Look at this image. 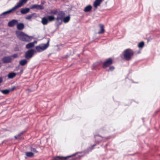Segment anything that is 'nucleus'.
I'll use <instances>...</instances> for the list:
<instances>
[{"mask_svg":"<svg viewBox=\"0 0 160 160\" xmlns=\"http://www.w3.org/2000/svg\"><path fill=\"white\" fill-rule=\"evenodd\" d=\"M48 13L51 15H57L56 18V24L59 26L62 24L63 18L65 16V13L63 11L56 9L50 10Z\"/></svg>","mask_w":160,"mask_h":160,"instance_id":"obj_1","label":"nucleus"},{"mask_svg":"<svg viewBox=\"0 0 160 160\" xmlns=\"http://www.w3.org/2000/svg\"><path fill=\"white\" fill-rule=\"evenodd\" d=\"M133 54V52L131 49H126L123 52V56L125 59L126 60H130Z\"/></svg>","mask_w":160,"mask_h":160,"instance_id":"obj_2","label":"nucleus"},{"mask_svg":"<svg viewBox=\"0 0 160 160\" xmlns=\"http://www.w3.org/2000/svg\"><path fill=\"white\" fill-rule=\"evenodd\" d=\"M49 40L48 39L47 43L45 44H42L37 46L36 49L38 52H41L46 50L49 46Z\"/></svg>","mask_w":160,"mask_h":160,"instance_id":"obj_3","label":"nucleus"},{"mask_svg":"<svg viewBox=\"0 0 160 160\" xmlns=\"http://www.w3.org/2000/svg\"><path fill=\"white\" fill-rule=\"evenodd\" d=\"M85 154L84 152H79L71 155V160H74L75 159L80 158Z\"/></svg>","mask_w":160,"mask_h":160,"instance_id":"obj_4","label":"nucleus"},{"mask_svg":"<svg viewBox=\"0 0 160 160\" xmlns=\"http://www.w3.org/2000/svg\"><path fill=\"white\" fill-rule=\"evenodd\" d=\"M34 54V50L31 49L27 51L25 54V57L27 59H29L31 58Z\"/></svg>","mask_w":160,"mask_h":160,"instance_id":"obj_5","label":"nucleus"},{"mask_svg":"<svg viewBox=\"0 0 160 160\" xmlns=\"http://www.w3.org/2000/svg\"><path fill=\"white\" fill-rule=\"evenodd\" d=\"M112 59L110 58H108L104 62L102 67L103 68L105 69L112 64Z\"/></svg>","mask_w":160,"mask_h":160,"instance_id":"obj_6","label":"nucleus"},{"mask_svg":"<svg viewBox=\"0 0 160 160\" xmlns=\"http://www.w3.org/2000/svg\"><path fill=\"white\" fill-rule=\"evenodd\" d=\"M16 36L20 40L22 41L25 35V34L23 32L20 31H16Z\"/></svg>","mask_w":160,"mask_h":160,"instance_id":"obj_7","label":"nucleus"},{"mask_svg":"<svg viewBox=\"0 0 160 160\" xmlns=\"http://www.w3.org/2000/svg\"><path fill=\"white\" fill-rule=\"evenodd\" d=\"M12 60V59L11 57L9 56L4 57L2 59V60L3 63L11 62Z\"/></svg>","mask_w":160,"mask_h":160,"instance_id":"obj_8","label":"nucleus"},{"mask_svg":"<svg viewBox=\"0 0 160 160\" xmlns=\"http://www.w3.org/2000/svg\"><path fill=\"white\" fill-rule=\"evenodd\" d=\"M28 0H20L18 3L15 6L17 9L19 7H21L24 4L26 3Z\"/></svg>","mask_w":160,"mask_h":160,"instance_id":"obj_9","label":"nucleus"},{"mask_svg":"<svg viewBox=\"0 0 160 160\" xmlns=\"http://www.w3.org/2000/svg\"><path fill=\"white\" fill-rule=\"evenodd\" d=\"M70 157V156L67 157L57 156L54 157L52 160H65Z\"/></svg>","mask_w":160,"mask_h":160,"instance_id":"obj_10","label":"nucleus"},{"mask_svg":"<svg viewBox=\"0 0 160 160\" xmlns=\"http://www.w3.org/2000/svg\"><path fill=\"white\" fill-rule=\"evenodd\" d=\"M18 23V22L17 20L13 19L8 22V25L10 27H12L17 24Z\"/></svg>","mask_w":160,"mask_h":160,"instance_id":"obj_11","label":"nucleus"},{"mask_svg":"<svg viewBox=\"0 0 160 160\" xmlns=\"http://www.w3.org/2000/svg\"><path fill=\"white\" fill-rule=\"evenodd\" d=\"M17 9V8L15 6L14 7H13V8H12V9H10V10L3 12L2 14L3 15H7L8 14H10V13H11L13 11H15V10Z\"/></svg>","mask_w":160,"mask_h":160,"instance_id":"obj_12","label":"nucleus"},{"mask_svg":"<svg viewBox=\"0 0 160 160\" xmlns=\"http://www.w3.org/2000/svg\"><path fill=\"white\" fill-rule=\"evenodd\" d=\"M31 39V37L25 34L22 41L26 42H29L30 41Z\"/></svg>","mask_w":160,"mask_h":160,"instance_id":"obj_13","label":"nucleus"},{"mask_svg":"<svg viewBox=\"0 0 160 160\" xmlns=\"http://www.w3.org/2000/svg\"><path fill=\"white\" fill-rule=\"evenodd\" d=\"M30 9L28 8H25L21 9L20 12L22 14H25L29 12Z\"/></svg>","mask_w":160,"mask_h":160,"instance_id":"obj_14","label":"nucleus"},{"mask_svg":"<svg viewBox=\"0 0 160 160\" xmlns=\"http://www.w3.org/2000/svg\"><path fill=\"white\" fill-rule=\"evenodd\" d=\"M47 18L49 22H51L56 20V18L52 15H48Z\"/></svg>","mask_w":160,"mask_h":160,"instance_id":"obj_15","label":"nucleus"},{"mask_svg":"<svg viewBox=\"0 0 160 160\" xmlns=\"http://www.w3.org/2000/svg\"><path fill=\"white\" fill-rule=\"evenodd\" d=\"M17 27L18 30H22L24 28V25L23 23H20L17 24Z\"/></svg>","mask_w":160,"mask_h":160,"instance_id":"obj_16","label":"nucleus"},{"mask_svg":"<svg viewBox=\"0 0 160 160\" xmlns=\"http://www.w3.org/2000/svg\"><path fill=\"white\" fill-rule=\"evenodd\" d=\"M37 43L36 41L30 42L27 44L26 46V48L27 49H29L34 47V43Z\"/></svg>","mask_w":160,"mask_h":160,"instance_id":"obj_17","label":"nucleus"},{"mask_svg":"<svg viewBox=\"0 0 160 160\" xmlns=\"http://www.w3.org/2000/svg\"><path fill=\"white\" fill-rule=\"evenodd\" d=\"M102 1V0H95L93 3L94 7L95 8H97L98 6L100 5Z\"/></svg>","mask_w":160,"mask_h":160,"instance_id":"obj_18","label":"nucleus"},{"mask_svg":"<svg viewBox=\"0 0 160 160\" xmlns=\"http://www.w3.org/2000/svg\"><path fill=\"white\" fill-rule=\"evenodd\" d=\"M95 141L97 143H99L102 140V137L99 135H94Z\"/></svg>","mask_w":160,"mask_h":160,"instance_id":"obj_19","label":"nucleus"},{"mask_svg":"<svg viewBox=\"0 0 160 160\" xmlns=\"http://www.w3.org/2000/svg\"><path fill=\"white\" fill-rule=\"evenodd\" d=\"M92 8L91 5H88L85 8L84 11L85 12H89L91 10Z\"/></svg>","mask_w":160,"mask_h":160,"instance_id":"obj_20","label":"nucleus"},{"mask_svg":"<svg viewBox=\"0 0 160 160\" xmlns=\"http://www.w3.org/2000/svg\"><path fill=\"white\" fill-rule=\"evenodd\" d=\"M41 22L43 25H46L49 22L47 18L44 17L42 18Z\"/></svg>","mask_w":160,"mask_h":160,"instance_id":"obj_21","label":"nucleus"},{"mask_svg":"<svg viewBox=\"0 0 160 160\" xmlns=\"http://www.w3.org/2000/svg\"><path fill=\"white\" fill-rule=\"evenodd\" d=\"M16 75V73L14 72L9 73L8 74V78L9 79H12L14 78Z\"/></svg>","mask_w":160,"mask_h":160,"instance_id":"obj_22","label":"nucleus"},{"mask_svg":"<svg viewBox=\"0 0 160 160\" xmlns=\"http://www.w3.org/2000/svg\"><path fill=\"white\" fill-rule=\"evenodd\" d=\"M100 30L98 32V34L103 33L104 32L105 30L104 26L102 24H99Z\"/></svg>","mask_w":160,"mask_h":160,"instance_id":"obj_23","label":"nucleus"},{"mask_svg":"<svg viewBox=\"0 0 160 160\" xmlns=\"http://www.w3.org/2000/svg\"><path fill=\"white\" fill-rule=\"evenodd\" d=\"M19 63L20 65L22 66H23L27 63V61L26 59H22L20 60Z\"/></svg>","mask_w":160,"mask_h":160,"instance_id":"obj_24","label":"nucleus"},{"mask_svg":"<svg viewBox=\"0 0 160 160\" xmlns=\"http://www.w3.org/2000/svg\"><path fill=\"white\" fill-rule=\"evenodd\" d=\"M26 155L28 157H32L34 155V153L32 152H25Z\"/></svg>","mask_w":160,"mask_h":160,"instance_id":"obj_25","label":"nucleus"},{"mask_svg":"<svg viewBox=\"0 0 160 160\" xmlns=\"http://www.w3.org/2000/svg\"><path fill=\"white\" fill-rule=\"evenodd\" d=\"M1 92L3 94L5 95H7L10 92V91L9 89H5L1 90Z\"/></svg>","mask_w":160,"mask_h":160,"instance_id":"obj_26","label":"nucleus"},{"mask_svg":"<svg viewBox=\"0 0 160 160\" xmlns=\"http://www.w3.org/2000/svg\"><path fill=\"white\" fill-rule=\"evenodd\" d=\"M69 19L70 18L69 16L64 17L63 18L62 22H64L65 23H66L69 21Z\"/></svg>","mask_w":160,"mask_h":160,"instance_id":"obj_27","label":"nucleus"},{"mask_svg":"<svg viewBox=\"0 0 160 160\" xmlns=\"http://www.w3.org/2000/svg\"><path fill=\"white\" fill-rule=\"evenodd\" d=\"M34 14H32L30 15H28L26 17V19L28 20L30 19L33 16V15Z\"/></svg>","mask_w":160,"mask_h":160,"instance_id":"obj_28","label":"nucleus"},{"mask_svg":"<svg viewBox=\"0 0 160 160\" xmlns=\"http://www.w3.org/2000/svg\"><path fill=\"white\" fill-rule=\"evenodd\" d=\"M144 45V42H140L138 44V47L139 48H142Z\"/></svg>","mask_w":160,"mask_h":160,"instance_id":"obj_29","label":"nucleus"},{"mask_svg":"<svg viewBox=\"0 0 160 160\" xmlns=\"http://www.w3.org/2000/svg\"><path fill=\"white\" fill-rule=\"evenodd\" d=\"M44 9V7L43 6L41 5H38L37 7V9L38 10H43Z\"/></svg>","mask_w":160,"mask_h":160,"instance_id":"obj_30","label":"nucleus"},{"mask_svg":"<svg viewBox=\"0 0 160 160\" xmlns=\"http://www.w3.org/2000/svg\"><path fill=\"white\" fill-rule=\"evenodd\" d=\"M30 148L31 151L32 152L34 153H38V151L35 148H33L32 147H31Z\"/></svg>","mask_w":160,"mask_h":160,"instance_id":"obj_31","label":"nucleus"},{"mask_svg":"<svg viewBox=\"0 0 160 160\" xmlns=\"http://www.w3.org/2000/svg\"><path fill=\"white\" fill-rule=\"evenodd\" d=\"M38 6V5L37 4H34L33 5H32V6H31L30 7V8L31 9H36L37 8Z\"/></svg>","mask_w":160,"mask_h":160,"instance_id":"obj_32","label":"nucleus"},{"mask_svg":"<svg viewBox=\"0 0 160 160\" xmlns=\"http://www.w3.org/2000/svg\"><path fill=\"white\" fill-rule=\"evenodd\" d=\"M100 64V63L99 62H97L93 64L92 65L93 68H94L98 66Z\"/></svg>","mask_w":160,"mask_h":160,"instance_id":"obj_33","label":"nucleus"},{"mask_svg":"<svg viewBox=\"0 0 160 160\" xmlns=\"http://www.w3.org/2000/svg\"><path fill=\"white\" fill-rule=\"evenodd\" d=\"M114 67L113 66H111L109 67V69H107V70L108 71H112L113 70H114Z\"/></svg>","mask_w":160,"mask_h":160,"instance_id":"obj_34","label":"nucleus"},{"mask_svg":"<svg viewBox=\"0 0 160 160\" xmlns=\"http://www.w3.org/2000/svg\"><path fill=\"white\" fill-rule=\"evenodd\" d=\"M18 54L16 53V54H14L12 55L10 57H11V58H13V59H14V58H17L18 57Z\"/></svg>","mask_w":160,"mask_h":160,"instance_id":"obj_35","label":"nucleus"},{"mask_svg":"<svg viewBox=\"0 0 160 160\" xmlns=\"http://www.w3.org/2000/svg\"><path fill=\"white\" fill-rule=\"evenodd\" d=\"M14 138L16 139H19V140L23 139V138L21 137H19V136L18 135L15 136Z\"/></svg>","mask_w":160,"mask_h":160,"instance_id":"obj_36","label":"nucleus"},{"mask_svg":"<svg viewBox=\"0 0 160 160\" xmlns=\"http://www.w3.org/2000/svg\"><path fill=\"white\" fill-rule=\"evenodd\" d=\"M16 88V87L15 86H13L11 89H9V90L10 91V92H12Z\"/></svg>","mask_w":160,"mask_h":160,"instance_id":"obj_37","label":"nucleus"},{"mask_svg":"<svg viewBox=\"0 0 160 160\" xmlns=\"http://www.w3.org/2000/svg\"><path fill=\"white\" fill-rule=\"evenodd\" d=\"M23 134V132H22L21 133H20L18 135L19 136V137H20V136L22 135V134Z\"/></svg>","mask_w":160,"mask_h":160,"instance_id":"obj_38","label":"nucleus"},{"mask_svg":"<svg viewBox=\"0 0 160 160\" xmlns=\"http://www.w3.org/2000/svg\"><path fill=\"white\" fill-rule=\"evenodd\" d=\"M2 82V79L1 77H0V83Z\"/></svg>","mask_w":160,"mask_h":160,"instance_id":"obj_39","label":"nucleus"},{"mask_svg":"<svg viewBox=\"0 0 160 160\" xmlns=\"http://www.w3.org/2000/svg\"><path fill=\"white\" fill-rule=\"evenodd\" d=\"M96 145V144H94V145H93L92 146V149H93V147Z\"/></svg>","mask_w":160,"mask_h":160,"instance_id":"obj_40","label":"nucleus"},{"mask_svg":"<svg viewBox=\"0 0 160 160\" xmlns=\"http://www.w3.org/2000/svg\"><path fill=\"white\" fill-rule=\"evenodd\" d=\"M158 111H156L155 112V113H158Z\"/></svg>","mask_w":160,"mask_h":160,"instance_id":"obj_41","label":"nucleus"}]
</instances>
